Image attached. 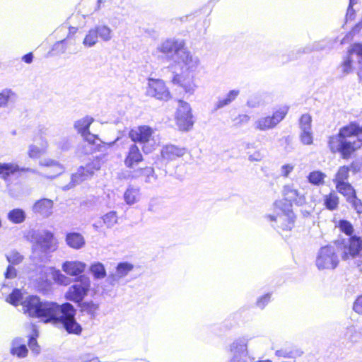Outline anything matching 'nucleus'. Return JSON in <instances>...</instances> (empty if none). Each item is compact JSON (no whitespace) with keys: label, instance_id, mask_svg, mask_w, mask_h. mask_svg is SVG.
<instances>
[{"label":"nucleus","instance_id":"obj_44","mask_svg":"<svg viewBox=\"0 0 362 362\" xmlns=\"http://www.w3.org/2000/svg\"><path fill=\"white\" fill-rule=\"evenodd\" d=\"M231 350L235 354L238 353L240 355H245L247 352V345L245 339H240L233 342L231 345Z\"/></svg>","mask_w":362,"mask_h":362},{"label":"nucleus","instance_id":"obj_22","mask_svg":"<svg viewBox=\"0 0 362 362\" xmlns=\"http://www.w3.org/2000/svg\"><path fill=\"white\" fill-rule=\"evenodd\" d=\"M133 269V265L127 262L119 263L115 274H110L107 281L110 284L114 285L120 279L126 276Z\"/></svg>","mask_w":362,"mask_h":362},{"label":"nucleus","instance_id":"obj_23","mask_svg":"<svg viewBox=\"0 0 362 362\" xmlns=\"http://www.w3.org/2000/svg\"><path fill=\"white\" fill-rule=\"evenodd\" d=\"M185 153V148H178L174 145H167L161 150V156L167 161L175 160L182 156Z\"/></svg>","mask_w":362,"mask_h":362},{"label":"nucleus","instance_id":"obj_16","mask_svg":"<svg viewBox=\"0 0 362 362\" xmlns=\"http://www.w3.org/2000/svg\"><path fill=\"white\" fill-rule=\"evenodd\" d=\"M199 64V58L193 56L185 46L177 58L174 59L172 66H178L181 69H185L187 71H194Z\"/></svg>","mask_w":362,"mask_h":362},{"label":"nucleus","instance_id":"obj_19","mask_svg":"<svg viewBox=\"0 0 362 362\" xmlns=\"http://www.w3.org/2000/svg\"><path fill=\"white\" fill-rule=\"evenodd\" d=\"M267 218L271 221H275L278 224L276 227L282 229L283 230H291L293 227V214L290 211H288L287 213L278 215L277 216L268 215Z\"/></svg>","mask_w":362,"mask_h":362},{"label":"nucleus","instance_id":"obj_27","mask_svg":"<svg viewBox=\"0 0 362 362\" xmlns=\"http://www.w3.org/2000/svg\"><path fill=\"white\" fill-rule=\"evenodd\" d=\"M66 243L71 248L79 250L86 244L84 237L79 233H69L66 235Z\"/></svg>","mask_w":362,"mask_h":362},{"label":"nucleus","instance_id":"obj_36","mask_svg":"<svg viewBox=\"0 0 362 362\" xmlns=\"http://www.w3.org/2000/svg\"><path fill=\"white\" fill-rule=\"evenodd\" d=\"M16 93L11 89H4L0 92V107H6L10 102H14Z\"/></svg>","mask_w":362,"mask_h":362},{"label":"nucleus","instance_id":"obj_57","mask_svg":"<svg viewBox=\"0 0 362 362\" xmlns=\"http://www.w3.org/2000/svg\"><path fill=\"white\" fill-rule=\"evenodd\" d=\"M293 170V165L291 164H285L281 168V174L284 177H288L289 173Z\"/></svg>","mask_w":362,"mask_h":362},{"label":"nucleus","instance_id":"obj_56","mask_svg":"<svg viewBox=\"0 0 362 362\" xmlns=\"http://www.w3.org/2000/svg\"><path fill=\"white\" fill-rule=\"evenodd\" d=\"M28 346L30 349L36 354L40 352V347L37 345V340L34 337H31L29 339Z\"/></svg>","mask_w":362,"mask_h":362},{"label":"nucleus","instance_id":"obj_10","mask_svg":"<svg viewBox=\"0 0 362 362\" xmlns=\"http://www.w3.org/2000/svg\"><path fill=\"white\" fill-rule=\"evenodd\" d=\"M185 47V42L183 40L173 37L160 42L157 47V50L164 54L173 64L174 59L177 58Z\"/></svg>","mask_w":362,"mask_h":362},{"label":"nucleus","instance_id":"obj_39","mask_svg":"<svg viewBox=\"0 0 362 362\" xmlns=\"http://www.w3.org/2000/svg\"><path fill=\"white\" fill-rule=\"evenodd\" d=\"M20 339H15L13 341V347L11 350V353L13 355H16L19 358H23L26 356L28 353V349L25 345L21 344L19 345Z\"/></svg>","mask_w":362,"mask_h":362},{"label":"nucleus","instance_id":"obj_63","mask_svg":"<svg viewBox=\"0 0 362 362\" xmlns=\"http://www.w3.org/2000/svg\"><path fill=\"white\" fill-rule=\"evenodd\" d=\"M22 59L25 63L30 64L33 59V54L31 52L26 54L23 57Z\"/></svg>","mask_w":362,"mask_h":362},{"label":"nucleus","instance_id":"obj_51","mask_svg":"<svg viewBox=\"0 0 362 362\" xmlns=\"http://www.w3.org/2000/svg\"><path fill=\"white\" fill-rule=\"evenodd\" d=\"M347 202L351 204L352 207L358 214H362V202L358 199L356 196H354L351 199Z\"/></svg>","mask_w":362,"mask_h":362},{"label":"nucleus","instance_id":"obj_31","mask_svg":"<svg viewBox=\"0 0 362 362\" xmlns=\"http://www.w3.org/2000/svg\"><path fill=\"white\" fill-rule=\"evenodd\" d=\"M132 177L135 178L139 177H145V182L148 183H151L156 180V175L154 173V170L151 167L141 168L135 171L134 175H133Z\"/></svg>","mask_w":362,"mask_h":362},{"label":"nucleus","instance_id":"obj_43","mask_svg":"<svg viewBox=\"0 0 362 362\" xmlns=\"http://www.w3.org/2000/svg\"><path fill=\"white\" fill-rule=\"evenodd\" d=\"M7 261L11 264L10 265H18L21 264L23 259V255H21L16 250H11L6 255Z\"/></svg>","mask_w":362,"mask_h":362},{"label":"nucleus","instance_id":"obj_32","mask_svg":"<svg viewBox=\"0 0 362 362\" xmlns=\"http://www.w3.org/2000/svg\"><path fill=\"white\" fill-rule=\"evenodd\" d=\"M337 190L346 198V201H349L354 196L356 192L351 185L349 182H344L336 185Z\"/></svg>","mask_w":362,"mask_h":362},{"label":"nucleus","instance_id":"obj_13","mask_svg":"<svg viewBox=\"0 0 362 362\" xmlns=\"http://www.w3.org/2000/svg\"><path fill=\"white\" fill-rule=\"evenodd\" d=\"M21 166L15 162H0V180H2L9 190L14 180L18 179Z\"/></svg>","mask_w":362,"mask_h":362},{"label":"nucleus","instance_id":"obj_41","mask_svg":"<svg viewBox=\"0 0 362 362\" xmlns=\"http://www.w3.org/2000/svg\"><path fill=\"white\" fill-rule=\"evenodd\" d=\"M21 291L19 289H14L12 293L6 298V301L14 306H18L19 303L24 300Z\"/></svg>","mask_w":362,"mask_h":362},{"label":"nucleus","instance_id":"obj_54","mask_svg":"<svg viewBox=\"0 0 362 362\" xmlns=\"http://www.w3.org/2000/svg\"><path fill=\"white\" fill-rule=\"evenodd\" d=\"M263 158V155L259 151H256L252 153L248 154V160L251 162H259Z\"/></svg>","mask_w":362,"mask_h":362},{"label":"nucleus","instance_id":"obj_25","mask_svg":"<svg viewBox=\"0 0 362 362\" xmlns=\"http://www.w3.org/2000/svg\"><path fill=\"white\" fill-rule=\"evenodd\" d=\"M86 268V264L78 261H68L63 264V271L71 276H78L81 274Z\"/></svg>","mask_w":362,"mask_h":362},{"label":"nucleus","instance_id":"obj_4","mask_svg":"<svg viewBox=\"0 0 362 362\" xmlns=\"http://www.w3.org/2000/svg\"><path fill=\"white\" fill-rule=\"evenodd\" d=\"M153 134V131L151 127L141 126L132 129L129 136L133 141L142 144L143 151L146 153H148L158 145V141L155 139Z\"/></svg>","mask_w":362,"mask_h":362},{"label":"nucleus","instance_id":"obj_45","mask_svg":"<svg viewBox=\"0 0 362 362\" xmlns=\"http://www.w3.org/2000/svg\"><path fill=\"white\" fill-rule=\"evenodd\" d=\"M103 223L107 228L113 227L117 223V216L115 211H110L103 216Z\"/></svg>","mask_w":362,"mask_h":362},{"label":"nucleus","instance_id":"obj_35","mask_svg":"<svg viewBox=\"0 0 362 362\" xmlns=\"http://www.w3.org/2000/svg\"><path fill=\"white\" fill-rule=\"evenodd\" d=\"M93 122V119L90 117H85L77 120L74 124L75 129L81 135L89 130V127Z\"/></svg>","mask_w":362,"mask_h":362},{"label":"nucleus","instance_id":"obj_12","mask_svg":"<svg viewBox=\"0 0 362 362\" xmlns=\"http://www.w3.org/2000/svg\"><path fill=\"white\" fill-rule=\"evenodd\" d=\"M287 112V107H281L274 112L272 116L263 117L257 119L255 123V127L261 131L273 129L284 119Z\"/></svg>","mask_w":362,"mask_h":362},{"label":"nucleus","instance_id":"obj_46","mask_svg":"<svg viewBox=\"0 0 362 362\" xmlns=\"http://www.w3.org/2000/svg\"><path fill=\"white\" fill-rule=\"evenodd\" d=\"M52 277L54 281L61 285H69L71 283V279L61 273L59 270H54L52 272Z\"/></svg>","mask_w":362,"mask_h":362},{"label":"nucleus","instance_id":"obj_28","mask_svg":"<svg viewBox=\"0 0 362 362\" xmlns=\"http://www.w3.org/2000/svg\"><path fill=\"white\" fill-rule=\"evenodd\" d=\"M240 93L239 90H231L225 98H219L218 100L214 105V110H218L230 105L233 101L235 100V98L238 96Z\"/></svg>","mask_w":362,"mask_h":362},{"label":"nucleus","instance_id":"obj_64","mask_svg":"<svg viewBox=\"0 0 362 362\" xmlns=\"http://www.w3.org/2000/svg\"><path fill=\"white\" fill-rule=\"evenodd\" d=\"M356 332V329L354 327H348L346 332V336L350 339H353L352 334Z\"/></svg>","mask_w":362,"mask_h":362},{"label":"nucleus","instance_id":"obj_59","mask_svg":"<svg viewBox=\"0 0 362 362\" xmlns=\"http://www.w3.org/2000/svg\"><path fill=\"white\" fill-rule=\"evenodd\" d=\"M180 86L184 88L187 93L192 94L195 89V85L192 83H180Z\"/></svg>","mask_w":362,"mask_h":362},{"label":"nucleus","instance_id":"obj_2","mask_svg":"<svg viewBox=\"0 0 362 362\" xmlns=\"http://www.w3.org/2000/svg\"><path fill=\"white\" fill-rule=\"evenodd\" d=\"M328 144L332 153L339 152L343 158H349L362 146V127L351 123L341 128L338 134L329 137Z\"/></svg>","mask_w":362,"mask_h":362},{"label":"nucleus","instance_id":"obj_47","mask_svg":"<svg viewBox=\"0 0 362 362\" xmlns=\"http://www.w3.org/2000/svg\"><path fill=\"white\" fill-rule=\"evenodd\" d=\"M312 117L309 114H304L301 116L299 125L301 131L312 130L311 127Z\"/></svg>","mask_w":362,"mask_h":362},{"label":"nucleus","instance_id":"obj_61","mask_svg":"<svg viewBox=\"0 0 362 362\" xmlns=\"http://www.w3.org/2000/svg\"><path fill=\"white\" fill-rule=\"evenodd\" d=\"M353 6L354 5H351V3H349L346 15V21H348L349 19L352 20L354 18L355 11L353 9Z\"/></svg>","mask_w":362,"mask_h":362},{"label":"nucleus","instance_id":"obj_62","mask_svg":"<svg viewBox=\"0 0 362 362\" xmlns=\"http://www.w3.org/2000/svg\"><path fill=\"white\" fill-rule=\"evenodd\" d=\"M247 104L250 107L253 108V107H256L259 106V101L257 100V98H252L247 100Z\"/></svg>","mask_w":362,"mask_h":362},{"label":"nucleus","instance_id":"obj_8","mask_svg":"<svg viewBox=\"0 0 362 362\" xmlns=\"http://www.w3.org/2000/svg\"><path fill=\"white\" fill-rule=\"evenodd\" d=\"M100 168V160H95L88 163L85 167L81 166L77 170V172L71 175V182L69 184L62 187L63 190H69L76 185L80 184L84 180H88L93 176L94 172Z\"/></svg>","mask_w":362,"mask_h":362},{"label":"nucleus","instance_id":"obj_30","mask_svg":"<svg viewBox=\"0 0 362 362\" xmlns=\"http://www.w3.org/2000/svg\"><path fill=\"white\" fill-rule=\"evenodd\" d=\"M8 220L15 224H20L25 221L26 214L22 209H13L7 214Z\"/></svg>","mask_w":362,"mask_h":362},{"label":"nucleus","instance_id":"obj_9","mask_svg":"<svg viewBox=\"0 0 362 362\" xmlns=\"http://www.w3.org/2000/svg\"><path fill=\"white\" fill-rule=\"evenodd\" d=\"M112 30L107 25H96L88 30L83 40V45L86 47H92L98 43V38L108 42L112 39Z\"/></svg>","mask_w":362,"mask_h":362},{"label":"nucleus","instance_id":"obj_38","mask_svg":"<svg viewBox=\"0 0 362 362\" xmlns=\"http://www.w3.org/2000/svg\"><path fill=\"white\" fill-rule=\"evenodd\" d=\"M47 143L45 142L41 147H38L35 145L31 144L28 147V154L31 158H37L41 155L44 154L47 151Z\"/></svg>","mask_w":362,"mask_h":362},{"label":"nucleus","instance_id":"obj_49","mask_svg":"<svg viewBox=\"0 0 362 362\" xmlns=\"http://www.w3.org/2000/svg\"><path fill=\"white\" fill-rule=\"evenodd\" d=\"M300 141L303 144L310 145L313 143V132L312 130L301 131L300 135Z\"/></svg>","mask_w":362,"mask_h":362},{"label":"nucleus","instance_id":"obj_1","mask_svg":"<svg viewBox=\"0 0 362 362\" xmlns=\"http://www.w3.org/2000/svg\"><path fill=\"white\" fill-rule=\"evenodd\" d=\"M75 315L76 310L69 303L59 305L52 301H43L39 318L45 323L62 325L70 334H80L82 327L76 322Z\"/></svg>","mask_w":362,"mask_h":362},{"label":"nucleus","instance_id":"obj_18","mask_svg":"<svg viewBox=\"0 0 362 362\" xmlns=\"http://www.w3.org/2000/svg\"><path fill=\"white\" fill-rule=\"evenodd\" d=\"M342 247L341 258L343 259L355 258L362 250V240L356 236L349 238L347 240L343 241Z\"/></svg>","mask_w":362,"mask_h":362},{"label":"nucleus","instance_id":"obj_34","mask_svg":"<svg viewBox=\"0 0 362 362\" xmlns=\"http://www.w3.org/2000/svg\"><path fill=\"white\" fill-rule=\"evenodd\" d=\"M323 201L325 207L330 211L336 210L338 208L339 197L334 192H331L329 194L325 195Z\"/></svg>","mask_w":362,"mask_h":362},{"label":"nucleus","instance_id":"obj_7","mask_svg":"<svg viewBox=\"0 0 362 362\" xmlns=\"http://www.w3.org/2000/svg\"><path fill=\"white\" fill-rule=\"evenodd\" d=\"M56 249L53 234L49 231H42L34 237L33 252L40 256L42 254L54 251Z\"/></svg>","mask_w":362,"mask_h":362},{"label":"nucleus","instance_id":"obj_15","mask_svg":"<svg viewBox=\"0 0 362 362\" xmlns=\"http://www.w3.org/2000/svg\"><path fill=\"white\" fill-rule=\"evenodd\" d=\"M146 95L163 100H167L170 98V92L164 81L160 79H148Z\"/></svg>","mask_w":362,"mask_h":362},{"label":"nucleus","instance_id":"obj_50","mask_svg":"<svg viewBox=\"0 0 362 362\" xmlns=\"http://www.w3.org/2000/svg\"><path fill=\"white\" fill-rule=\"evenodd\" d=\"M339 228L345 234L350 235L353 232V226L350 222L346 220H341L339 223Z\"/></svg>","mask_w":362,"mask_h":362},{"label":"nucleus","instance_id":"obj_14","mask_svg":"<svg viewBox=\"0 0 362 362\" xmlns=\"http://www.w3.org/2000/svg\"><path fill=\"white\" fill-rule=\"evenodd\" d=\"M81 136L84 139V143L81 144L79 151L81 153L83 154L92 153L94 151L96 150L97 147L99 146L100 144L107 145L108 147H111L118 139L117 138L115 141L108 143L103 142L98 138L97 135L91 134L89 130Z\"/></svg>","mask_w":362,"mask_h":362},{"label":"nucleus","instance_id":"obj_5","mask_svg":"<svg viewBox=\"0 0 362 362\" xmlns=\"http://www.w3.org/2000/svg\"><path fill=\"white\" fill-rule=\"evenodd\" d=\"M356 59L358 63V75L362 78V44L355 43L349 50V55L345 57L338 67V71L343 75L351 73L353 70L352 62Z\"/></svg>","mask_w":362,"mask_h":362},{"label":"nucleus","instance_id":"obj_58","mask_svg":"<svg viewBox=\"0 0 362 362\" xmlns=\"http://www.w3.org/2000/svg\"><path fill=\"white\" fill-rule=\"evenodd\" d=\"M322 49V47L320 46L319 42H314L313 44L306 46L305 48H303V52L304 53H308L314 50H319Z\"/></svg>","mask_w":362,"mask_h":362},{"label":"nucleus","instance_id":"obj_24","mask_svg":"<svg viewBox=\"0 0 362 362\" xmlns=\"http://www.w3.org/2000/svg\"><path fill=\"white\" fill-rule=\"evenodd\" d=\"M283 194L285 199L288 202H293L297 204H301L304 202L303 194L295 188L293 185H286L284 187Z\"/></svg>","mask_w":362,"mask_h":362},{"label":"nucleus","instance_id":"obj_11","mask_svg":"<svg viewBox=\"0 0 362 362\" xmlns=\"http://www.w3.org/2000/svg\"><path fill=\"white\" fill-rule=\"evenodd\" d=\"M176 124L181 131H189L194 124L191 107L189 103L179 100V106L176 112Z\"/></svg>","mask_w":362,"mask_h":362},{"label":"nucleus","instance_id":"obj_52","mask_svg":"<svg viewBox=\"0 0 362 362\" xmlns=\"http://www.w3.org/2000/svg\"><path fill=\"white\" fill-rule=\"evenodd\" d=\"M17 276V271L15 267L12 265H8L4 273V277L6 279H13Z\"/></svg>","mask_w":362,"mask_h":362},{"label":"nucleus","instance_id":"obj_33","mask_svg":"<svg viewBox=\"0 0 362 362\" xmlns=\"http://www.w3.org/2000/svg\"><path fill=\"white\" fill-rule=\"evenodd\" d=\"M79 306L81 312L86 313L87 315H90L91 318L95 317L99 310V305L93 301L81 302Z\"/></svg>","mask_w":362,"mask_h":362},{"label":"nucleus","instance_id":"obj_20","mask_svg":"<svg viewBox=\"0 0 362 362\" xmlns=\"http://www.w3.org/2000/svg\"><path fill=\"white\" fill-rule=\"evenodd\" d=\"M39 165L42 167L50 168V172L46 173L43 175L44 177L47 178L52 179L62 174L64 170V168L62 165H61L58 161L50 158L41 160L39 162Z\"/></svg>","mask_w":362,"mask_h":362},{"label":"nucleus","instance_id":"obj_42","mask_svg":"<svg viewBox=\"0 0 362 362\" xmlns=\"http://www.w3.org/2000/svg\"><path fill=\"white\" fill-rule=\"evenodd\" d=\"M90 270L95 279H103L106 276V271L102 263L97 262L92 264Z\"/></svg>","mask_w":362,"mask_h":362},{"label":"nucleus","instance_id":"obj_53","mask_svg":"<svg viewBox=\"0 0 362 362\" xmlns=\"http://www.w3.org/2000/svg\"><path fill=\"white\" fill-rule=\"evenodd\" d=\"M270 297L271 295L269 293L260 297L257 301V305L260 308H264L270 300Z\"/></svg>","mask_w":362,"mask_h":362},{"label":"nucleus","instance_id":"obj_37","mask_svg":"<svg viewBox=\"0 0 362 362\" xmlns=\"http://www.w3.org/2000/svg\"><path fill=\"white\" fill-rule=\"evenodd\" d=\"M47 271L48 269L45 267L41 268L40 276L35 279L39 290L46 289L50 285V283L47 279Z\"/></svg>","mask_w":362,"mask_h":362},{"label":"nucleus","instance_id":"obj_6","mask_svg":"<svg viewBox=\"0 0 362 362\" xmlns=\"http://www.w3.org/2000/svg\"><path fill=\"white\" fill-rule=\"evenodd\" d=\"M90 287V279L85 275H81L76 283L69 288L65 297L69 300L81 303L87 295Z\"/></svg>","mask_w":362,"mask_h":362},{"label":"nucleus","instance_id":"obj_17","mask_svg":"<svg viewBox=\"0 0 362 362\" xmlns=\"http://www.w3.org/2000/svg\"><path fill=\"white\" fill-rule=\"evenodd\" d=\"M42 303L37 296H26L21 302L22 310L30 317L39 318Z\"/></svg>","mask_w":362,"mask_h":362},{"label":"nucleus","instance_id":"obj_21","mask_svg":"<svg viewBox=\"0 0 362 362\" xmlns=\"http://www.w3.org/2000/svg\"><path fill=\"white\" fill-rule=\"evenodd\" d=\"M53 202L49 199H41L37 201L33 206L34 213L47 218L52 214Z\"/></svg>","mask_w":362,"mask_h":362},{"label":"nucleus","instance_id":"obj_3","mask_svg":"<svg viewBox=\"0 0 362 362\" xmlns=\"http://www.w3.org/2000/svg\"><path fill=\"white\" fill-rule=\"evenodd\" d=\"M339 246L327 245L322 247L316 258V266L320 270L334 269L339 264V259L337 255Z\"/></svg>","mask_w":362,"mask_h":362},{"label":"nucleus","instance_id":"obj_29","mask_svg":"<svg viewBox=\"0 0 362 362\" xmlns=\"http://www.w3.org/2000/svg\"><path fill=\"white\" fill-rule=\"evenodd\" d=\"M140 198V189L137 187L129 186L124 194V200L128 205H133L138 202Z\"/></svg>","mask_w":362,"mask_h":362},{"label":"nucleus","instance_id":"obj_60","mask_svg":"<svg viewBox=\"0 0 362 362\" xmlns=\"http://www.w3.org/2000/svg\"><path fill=\"white\" fill-rule=\"evenodd\" d=\"M354 310L358 313L362 314V296H359L354 304Z\"/></svg>","mask_w":362,"mask_h":362},{"label":"nucleus","instance_id":"obj_26","mask_svg":"<svg viewBox=\"0 0 362 362\" xmlns=\"http://www.w3.org/2000/svg\"><path fill=\"white\" fill-rule=\"evenodd\" d=\"M142 155L136 144H132L125 158L124 163L127 167L132 168L134 164H137L142 160Z\"/></svg>","mask_w":362,"mask_h":362},{"label":"nucleus","instance_id":"obj_40","mask_svg":"<svg viewBox=\"0 0 362 362\" xmlns=\"http://www.w3.org/2000/svg\"><path fill=\"white\" fill-rule=\"evenodd\" d=\"M349 168L347 166H341L338 170L334 179L333 180L335 185L347 182L349 177Z\"/></svg>","mask_w":362,"mask_h":362},{"label":"nucleus","instance_id":"obj_48","mask_svg":"<svg viewBox=\"0 0 362 362\" xmlns=\"http://www.w3.org/2000/svg\"><path fill=\"white\" fill-rule=\"evenodd\" d=\"M325 177L326 175L324 173L320 171H314L310 173L308 179L310 183L318 185L324 182Z\"/></svg>","mask_w":362,"mask_h":362},{"label":"nucleus","instance_id":"obj_55","mask_svg":"<svg viewBox=\"0 0 362 362\" xmlns=\"http://www.w3.org/2000/svg\"><path fill=\"white\" fill-rule=\"evenodd\" d=\"M250 120V117L247 115H240L238 117L233 119L235 125H241L247 124Z\"/></svg>","mask_w":362,"mask_h":362}]
</instances>
